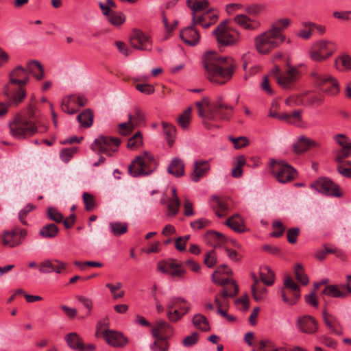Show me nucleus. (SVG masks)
<instances>
[{"label":"nucleus","mask_w":351,"mask_h":351,"mask_svg":"<svg viewBox=\"0 0 351 351\" xmlns=\"http://www.w3.org/2000/svg\"><path fill=\"white\" fill-rule=\"evenodd\" d=\"M204 66L206 78L219 85L224 84L232 78L237 66L232 58L220 56L215 52L204 55Z\"/></svg>","instance_id":"f257e3e1"},{"label":"nucleus","mask_w":351,"mask_h":351,"mask_svg":"<svg viewBox=\"0 0 351 351\" xmlns=\"http://www.w3.org/2000/svg\"><path fill=\"white\" fill-rule=\"evenodd\" d=\"M285 41L280 35H278L269 28L254 37V45L259 54L267 55Z\"/></svg>","instance_id":"f03ea898"},{"label":"nucleus","mask_w":351,"mask_h":351,"mask_svg":"<svg viewBox=\"0 0 351 351\" xmlns=\"http://www.w3.org/2000/svg\"><path fill=\"white\" fill-rule=\"evenodd\" d=\"M233 111L234 107L225 104L222 96H218L211 107L208 108L207 112H205L203 109H199L198 115L208 120L229 121Z\"/></svg>","instance_id":"7ed1b4c3"},{"label":"nucleus","mask_w":351,"mask_h":351,"mask_svg":"<svg viewBox=\"0 0 351 351\" xmlns=\"http://www.w3.org/2000/svg\"><path fill=\"white\" fill-rule=\"evenodd\" d=\"M228 24L229 20H224L213 32L219 47L236 45L240 42V32Z\"/></svg>","instance_id":"20e7f679"},{"label":"nucleus","mask_w":351,"mask_h":351,"mask_svg":"<svg viewBox=\"0 0 351 351\" xmlns=\"http://www.w3.org/2000/svg\"><path fill=\"white\" fill-rule=\"evenodd\" d=\"M156 168V160L149 152H143L137 156L128 167V171L133 177L148 176Z\"/></svg>","instance_id":"39448f33"},{"label":"nucleus","mask_w":351,"mask_h":351,"mask_svg":"<svg viewBox=\"0 0 351 351\" xmlns=\"http://www.w3.org/2000/svg\"><path fill=\"white\" fill-rule=\"evenodd\" d=\"M9 128L11 135L18 139L30 137L38 130L34 121L28 120L21 114L16 115L9 123Z\"/></svg>","instance_id":"423d86ee"},{"label":"nucleus","mask_w":351,"mask_h":351,"mask_svg":"<svg viewBox=\"0 0 351 351\" xmlns=\"http://www.w3.org/2000/svg\"><path fill=\"white\" fill-rule=\"evenodd\" d=\"M336 51L334 42L322 39L312 44L308 51V54L311 60L321 62L329 58Z\"/></svg>","instance_id":"0eeeda50"},{"label":"nucleus","mask_w":351,"mask_h":351,"mask_svg":"<svg viewBox=\"0 0 351 351\" xmlns=\"http://www.w3.org/2000/svg\"><path fill=\"white\" fill-rule=\"evenodd\" d=\"M315 86L328 96L337 95L339 92L337 80L329 74H322L313 71L311 74Z\"/></svg>","instance_id":"6e6552de"},{"label":"nucleus","mask_w":351,"mask_h":351,"mask_svg":"<svg viewBox=\"0 0 351 351\" xmlns=\"http://www.w3.org/2000/svg\"><path fill=\"white\" fill-rule=\"evenodd\" d=\"M269 169L271 174L280 183H287L296 177V170L284 160H271Z\"/></svg>","instance_id":"1a4fd4ad"},{"label":"nucleus","mask_w":351,"mask_h":351,"mask_svg":"<svg viewBox=\"0 0 351 351\" xmlns=\"http://www.w3.org/2000/svg\"><path fill=\"white\" fill-rule=\"evenodd\" d=\"M281 297L289 305L295 304L300 298V288L289 275L285 277Z\"/></svg>","instance_id":"9d476101"},{"label":"nucleus","mask_w":351,"mask_h":351,"mask_svg":"<svg viewBox=\"0 0 351 351\" xmlns=\"http://www.w3.org/2000/svg\"><path fill=\"white\" fill-rule=\"evenodd\" d=\"M225 267V265H221L212 275L213 282L216 285L223 287L221 292V297L223 299L234 298L239 293V287L234 280L230 278L220 279L217 278V276L221 274L222 269Z\"/></svg>","instance_id":"9b49d317"},{"label":"nucleus","mask_w":351,"mask_h":351,"mask_svg":"<svg viewBox=\"0 0 351 351\" xmlns=\"http://www.w3.org/2000/svg\"><path fill=\"white\" fill-rule=\"evenodd\" d=\"M121 141L119 138L101 135L94 140L90 148L93 151L97 152L99 154L111 156V152L117 151V149H113V146L118 147Z\"/></svg>","instance_id":"f8f14e48"},{"label":"nucleus","mask_w":351,"mask_h":351,"mask_svg":"<svg viewBox=\"0 0 351 351\" xmlns=\"http://www.w3.org/2000/svg\"><path fill=\"white\" fill-rule=\"evenodd\" d=\"M27 235L26 229L17 226L10 230H5L2 233V245L4 247H16L23 243Z\"/></svg>","instance_id":"ddd939ff"},{"label":"nucleus","mask_w":351,"mask_h":351,"mask_svg":"<svg viewBox=\"0 0 351 351\" xmlns=\"http://www.w3.org/2000/svg\"><path fill=\"white\" fill-rule=\"evenodd\" d=\"M311 186L318 192L328 196L341 197L343 193L340 191L339 186L331 179L322 177L315 181Z\"/></svg>","instance_id":"4468645a"},{"label":"nucleus","mask_w":351,"mask_h":351,"mask_svg":"<svg viewBox=\"0 0 351 351\" xmlns=\"http://www.w3.org/2000/svg\"><path fill=\"white\" fill-rule=\"evenodd\" d=\"M288 69L277 77L276 82L282 88L291 89L300 78L301 73L297 66H287Z\"/></svg>","instance_id":"2eb2a0df"},{"label":"nucleus","mask_w":351,"mask_h":351,"mask_svg":"<svg viewBox=\"0 0 351 351\" xmlns=\"http://www.w3.org/2000/svg\"><path fill=\"white\" fill-rule=\"evenodd\" d=\"M131 46L138 50L151 51L152 41L150 37L145 35L141 30L134 29L130 36Z\"/></svg>","instance_id":"dca6fc26"},{"label":"nucleus","mask_w":351,"mask_h":351,"mask_svg":"<svg viewBox=\"0 0 351 351\" xmlns=\"http://www.w3.org/2000/svg\"><path fill=\"white\" fill-rule=\"evenodd\" d=\"M158 269L161 272L167 274L173 278H182L186 274V269L182 267V265L175 263L173 260L160 261L158 263Z\"/></svg>","instance_id":"f3484780"},{"label":"nucleus","mask_w":351,"mask_h":351,"mask_svg":"<svg viewBox=\"0 0 351 351\" xmlns=\"http://www.w3.org/2000/svg\"><path fill=\"white\" fill-rule=\"evenodd\" d=\"M274 106L269 112V117L278 119L289 124L300 126L302 123V110H295L291 112H282L278 114L276 110H273Z\"/></svg>","instance_id":"a211bd4d"},{"label":"nucleus","mask_w":351,"mask_h":351,"mask_svg":"<svg viewBox=\"0 0 351 351\" xmlns=\"http://www.w3.org/2000/svg\"><path fill=\"white\" fill-rule=\"evenodd\" d=\"M67 267V264L59 259H47L39 264V271L42 274L55 272L63 274Z\"/></svg>","instance_id":"6ab92c4d"},{"label":"nucleus","mask_w":351,"mask_h":351,"mask_svg":"<svg viewBox=\"0 0 351 351\" xmlns=\"http://www.w3.org/2000/svg\"><path fill=\"white\" fill-rule=\"evenodd\" d=\"M151 334L153 337H167V339H170L174 335V328L167 321L160 319L156 320L151 329Z\"/></svg>","instance_id":"aec40b11"},{"label":"nucleus","mask_w":351,"mask_h":351,"mask_svg":"<svg viewBox=\"0 0 351 351\" xmlns=\"http://www.w3.org/2000/svg\"><path fill=\"white\" fill-rule=\"evenodd\" d=\"M102 334L106 343L113 347H124L128 343V339L117 331L106 329Z\"/></svg>","instance_id":"412c9836"},{"label":"nucleus","mask_w":351,"mask_h":351,"mask_svg":"<svg viewBox=\"0 0 351 351\" xmlns=\"http://www.w3.org/2000/svg\"><path fill=\"white\" fill-rule=\"evenodd\" d=\"M297 326L301 332L307 334H313L318 328L317 321L310 315H304L298 317Z\"/></svg>","instance_id":"4be33fe9"},{"label":"nucleus","mask_w":351,"mask_h":351,"mask_svg":"<svg viewBox=\"0 0 351 351\" xmlns=\"http://www.w3.org/2000/svg\"><path fill=\"white\" fill-rule=\"evenodd\" d=\"M180 38L189 46H195L199 43L200 34L193 26L184 28L180 33Z\"/></svg>","instance_id":"5701e85b"},{"label":"nucleus","mask_w":351,"mask_h":351,"mask_svg":"<svg viewBox=\"0 0 351 351\" xmlns=\"http://www.w3.org/2000/svg\"><path fill=\"white\" fill-rule=\"evenodd\" d=\"M210 166L207 160H196L194 162V168L193 172L191 173V179L193 182H198L202 178L207 175L210 171Z\"/></svg>","instance_id":"b1692460"},{"label":"nucleus","mask_w":351,"mask_h":351,"mask_svg":"<svg viewBox=\"0 0 351 351\" xmlns=\"http://www.w3.org/2000/svg\"><path fill=\"white\" fill-rule=\"evenodd\" d=\"M25 73H27L26 68H24L20 65L17 66L10 73V82L4 88V94L5 95H9L11 86L16 85L20 80L22 79L23 76H25Z\"/></svg>","instance_id":"393cba45"},{"label":"nucleus","mask_w":351,"mask_h":351,"mask_svg":"<svg viewBox=\"0 0 351 351\" xmlns=\"http://www.w3.org/2000/svg\"><path fill=\"white\" fill-rule=\"evenodd\" d=\"M324 322L328 328L337 335H342L343 330L339 321L332 315L324 311L322 313Z\"/></svg>","instance_id":"a878e982"},{"label":"nucleus","mask_w":351,"mask_h":351,"mask_svg":"<svg viewBox=\"0 0 351 351\" xmlns=\"http://www.w3.org/2000/svg\"><path fill=\"white\" fill-rule=\"evenodd\" d=\"M233 21L247 30H256L261 23L258 21H252L245 14H237L233 18Z\"/></svg>","instance_id":"bb28decb"},{"label":"nucleus","mask_w":351,"mask_h":351,"mask_svg":"<svg viewBox=\"0 0 351 351\" xmlns=\"http://www.w3.org/2000/svg\"><path fill=\"white\" fill-rule=\"evenodd\" d=\"M318 143L304 136H300L293 146V151L296 154H302L312 147H317Z\"/></svg>","instance_id":"cd10ccee"},{"label":"nucleus","mask_w":351,"mask_h":351,"mask_svg":"<svg viewBox=\"0 0 351 351\" xmlns=\"http://www.w3.org/2000/svg\"><path fill=\"white\" fill-rule=\"evenodd\" d=\"M178 302L174 301L173 303H168L166 306L167 317L171 323H176L180 321L183 316L189 311V306L184 307V311H181L173 307Z\"/></svg>","instance_id":"c85d7f7f"},{"label":"nucleus","mask_w":351,"mask_h":351,"mask_svg":"<svg viewBox=\"0 0 351 351\" xmlns=\"http://www.w3.org/2000/svg\"><path fill=\"white\" fill-rule=\"evenodd\" d=\"M322 296L326 295L331 298H346L348 296V292L345 289V286L327 285L321 292Z\"/></svg>","instance_id":"c756f323"},{"label":"nucleus","mask_w":351,"mask_h":351,"mask_svg":"<svg viewBox=\"0 0 351 351\" xmlns=\"http://www.w3.org/2000/svg\"><path fill=\"white\" fill-rule=\"evenodd\" d=\"M26 70L32 75L36 80L40 81L44 78L45 71L43 65L38 60H30L27 63Z\"/></svg>","instance_id":"7c9ffc66"},{"label":"nucleus","mask_w":351,"mask_h":351,"mask_svg":"<svg viewBox=\"0 0 351 351\" xmlns=\"http://www.w3.org/2000/svg\"><path fill=\"white\" fill-rule=\"evenodd\" d=\"M211 199L212 208L215 210L216 215L219 218L224 217L228 210V204L226 201L217 196H213Z\"/></svg>","instance_id":"2f4dec72"},{"label":"nucleus","mask_w":351,"mask_h":351,"mask_svg":"<svg viewBox=\"0 0 351 351\" xmlns=\"http://www.w3.org/2000/svg\"><path fill=\"white\" fill-rule=\"evenodd\" d=\"M290 24L291 20L289 19L282 18L274 21L271 24L269 29L278 35H280L282 38L286 40V36L283 34V31L287 29Z\"/></svg>","instance_id":"473e14b6"},{"label":"nucleus","mask_w":351,"mask_h":351,"mask_svg":"<svg viewBox=\"0 0 351 351\" xmlns=\"http://www.w3.org/2000/svg\"><path fill=\"white\" fill-rule=\"evenodd\" d=\"M65 341L71 349L77 351H84V348L82 347L83 341L77 333L71 332L67 334L65 336Z\"/></svg>","instance_id":"72a5a7b5"},{"label":"nucleus","mask_w":351,"mask_h":351,"mask_svg":"<svg viewBox=\"0 0 351 351\" xmlns=\"http://www.w3.org/2000/svg\"><path fill=\"white\" fill-rule=\"evenodd\" d=\"M8 99L10 100V103L18 106L23 102L26 97V90L25 88L18 87V89H15L11 86L10 89L9 95H6Z\"/></svg>","instance_id":"f704fd0d"},{"label":"nucleus","mask_w":351,"mask_h":351,"mask_svg":"<svg viewBox=\"0 0 351 351\" xmlns=\"http://www.w3.org/2000/svg\"><path fill=\"white\" fill-rule=\"evenodd\" d=\"M226 225L237 232H244L245 227L243 219L239 215H234L226 221Z\"/></svg>","instance_id":"c9c22d12"},{"label":"nucleus","mask_w":351,"mask_h":351,"mask_svg":"<svg viewBox=\"0 0 351 351\" xmlns=\"http://www.w3.org/2000/svg\"><path fill=\"white\" fill-rule=\"evenodd\" d=\"M167 171L169 173L176 177L182 176L184 173V163L178 158H173L169 164Z\"/></svg>","instance_id":"e433bc0d"},{"label":"nucleus","mask_w":351,"mask_h":351,"mask_svg":"<svg viewBox=\"0 0 351 351\" xmlns=\"http://www.w3.org/2000/svg\"><path fill=\"white\" fill-rule=\"evenodd\" d=\"M192 322L194 326L202 332H208L210 330L209 322L206 316L198 313L193 316Z\"/></svg>","instance_id":"4c0bfd02"},{"label":"nucleus","mask_w":351,"mask_h":351,"mask_svg":"<svg viewBox=\"0 0 351 351\" xmlns=\"http://www.w3.org/2000/svg\"><path fill=\"white\" fill-rule=\"evenodd\" d=\"M58 227L54 223H47L39 230V234L45 239L55 238L59 233Z\"/></svg>","instance_id":"58836bf2"},{"label":"nucleus","mask_w":351,"mask_h":351,"mask_svg":"<svg viewBox=\"0 0 351 351\" xmlns=\"http://www.w3.org/2000/svg\"><path fill=\"white\" fill-rule=\"evenodd\" d=\"M187 7L192 11V15L206 10L208 5V0H186Z\"/></svg>","instance_id":"ea45409f"},{"label":"nucleus","mask_w":351,"mask_h":351,"mask_svg":"<svg viewBox=\"0 0 351 351\" xmlns=\"http://www.w3.org/2000/svg\"><path fill=\"white\" fill-rule=\"evenodd\" d=\"M93 116L92 110L86 108L77 115V119L83 127L87 128L93 125Z\"/></svg>","instance_id":"a19ab883"},{"label":"nucleus","mask_w":351,"mask_h":351,"mask_svg":"<svg viewBox=\"0 0 351 351\" xmlns=\"http://www.w3.org/2000/svg\"><path fill=\"white\" fill-rule=\"evenodd\" d=\"M154 341L150 345L152 351H169V343L167 337H154Z\"/></svg>","instance_id":"79ce46f5"},{"label":"nucleus","mask_w":351,"mask_h":351,"mask_svg":"<svg viewBox=\"0 0 351 351\" xmlns=\"http://www.w3.org/2000/svg\"><path fill=\"white\" fill-rule=\"evenodd\" d=\"M191 111L192 108L191 107H188L178 117L177 122L181 128L184 130H187L189 128L191 122Z\"/></svg>","instance_id":"37998d69"},{"label":"nucleus","mask_w":351,"mask_h":351,"mask_svg":"<svg viewBox=\"0 0 351 351\" xmlns=\"http://www.w3.org/2000/svg\"><path fill=\"white\" fill-rule=\"evenodd\" d=\"M337 69L340 71H351V56L348 54H342L335 60Z\"/></svg>","instance_id":"c03bdc74"},{"label":"nucleus","mask_w":351,"mask_h":351,"mask_svg":"<svg viewBox=\"0 0 351 351\" xmlns=\"http://www.w3.org/2000/svg\"><path fill=\"white\" fill-rule=\"evenodd\" d=\"M260 278L261 281L267 286H271L274 283V273L268 267H265L261 269L260 271Z\"/></svg>","instance_id":"a18cd8bd"},{"label":"nucleus","mask_w":351,"mask_h":351,"mask_svg":"<svg viewBox=\"0 0 351 351\" xmlns=\"http://www.w3.org/2000/svg\"><path fill=\"white\" fill-rule=\"evenodd\" d=\"M27 119L31 120L36 124L39 116V110L36 107V100L34 97L31 98V101L29 103L27 109Z\"/></svg>","instance_id":"49530a36"},{"label":"nucleus","mask_w":351,"mask_h":351,"mask_svg":"<svg viewBox=\"0 0 351 351\" xmlns=\"http://www.w3.org/2000/svg\"><path fill=\"white\" fill-rule=\"evenodd\" d=\"M109 227L112 234L115 237H119L127 232L128 226L125 222H110Z\"/></svg>","instance_id":"de8ad7c7"},{"label":"nucleus","mask_w":351,"mask_h":351,"mask_svg":"<svg viewBox=\"0 0 351 351\" xmlns=\"http://www.w3.org/2000/svg\"><path fill=\"white\" fill-rule=\"evenodd\" d=\"M128 118V122L122 123L118 125L119 133L123 136L129 135L136 128L134 123L132 122V115L129 114Z\"/></svg>","instance_id":"09e8293b"},{"label":"nucleus","mask_w":351,"mask_h":351,"mask_svg":"<svg viewBox=\"0 0 351 351\" xmlns=\"http://www.w3.org/2000/svg\"><path fill=\"white\" fill-rule=\"evenodd\" d=\"M294 274L297 278V280L302 285H307L308 284L309 280L306 274L303 266L298 263L295 265L294 268Z\"/></svg>","instance_id":"8fccbe9b"},{"label":"nucleus","mask_w":351,"mask_h":351,"mask_svg":"<svg viewBox=\"0 0 351 351\" xmlns=\"http://www.w3.org/2000/svg\"><path fill=\"white\" fill-rule=\"evenodd\" d=\"M164 134L166 136L169 145H171L176 135V129L171 123L162 122V123Z\"/></svg>","instance_id":"3c124183"},{"label":"nucleus","mask_w":351,"mask_h":351,"mask_svg":"<svg viewBox=\"0 0 351 351\" xmlns=\"http://www.w3.org/2000/svg\"><path fill=\"white\" fill-rule=\"evenodd\" d=\"M108 21L114 26H120L125 21V16L121 12H116L115 10L107 18Z\"/></svg>","instance_id":"603ef678"},{"label":"nucleus","mask_w":351,"mask_h":351,"mask_svg":"<svg viewBox=\"0 0 351 351\" xmlns=\"http://www.w3.org/2000/svg\"><path fill=\"white\" fill-rule=\"evenodd\" d=\"M143 143L142 134L141 132H136L128 141L127 147L128 149H134L140 147Z\"/></svg>","instance_id":"864d4df0"},{"label":"nucleus","mask_w":351,"mask_h":351,"mask_svg":"<svg viewBox=\"0 0 351 351\" xmlns=\"http://www.w3.org/2000/svg\"><path fill=\"white\" fill-rule=\"evenodd\" d=\"M180 201L179 198H169L167 204L168 215L175 216L176 215L180 210Z\"/></svg>","instance_id":"5fc2aeb1"},{"label":"nucleus","mask_w":351,"mask_h":351,"mask_svg":"<svg viewBox=\"0 0 351 351\" xmlns=\"http://www.w3.org/2000/svg\"><path fill=\"white\" fill-rule=\"evenodd\" d=\"M106 286L110 289L114 300L121 298L125 295V291L123 290L117 293V291L122 287L121 282H117L114 285L107 283Z\"/></svg>","instance_id":"6e6d98bb"},{"label":"nucleus","mask_w":351,"mask_h":351,"mask_svg":"<svg viewBox=\"0 0 351 351\" xmlns=\"http://www.w3.org/2000/svg\"><path fill=\"white\" fill-rule=\"evenodd\" d=\"M350 154L351 149L341 148L336 152L335 161L337 162L338 165H345L346 161H345L344 159L348 158Z\"/></svg>","instance_id":"4d7b16f0"},{"label":"nucleus","mask_w":351,"mask_h":351,"mask_svg":"<svg viewBox=\"0 0 351 351\" xmlns=\"http://www.w3.org/2000/svg\"><path fill=\"white\" fill-rule=\"evenodd\" d=\"M82 198L86 210L90 211L95 208L96 203L95 201V197L93 195L89 193L84 192L82 195Z\"/></svg>","instance_id":"13d9d810"},{"label":"nucleus","mask_w":351,"mask_h":351,"mask_svg":"<svg viewBox=\"0 0 351 351\" xmlns=\"http://www.w3.org/2000/svg\"><path fill=\"white\" fill-rule=\"evenodd\" d=\"M174 301L178 302L176 304L173 305V307L175 308L176 309H178L181 311H184V307L189 306V311L191 310V304L184 298L181 297H173L170 299L168 303H173Z\"/></svg>","instance_id":"bf43d9fd"},{"label":"nucleus","mask_w":351,"mask_h":351,"mask_svg":"<svg viewBox=\"0 0 351 351\" xmlns=\"http://www.w3.org/2000/svg\"><path fill=\"white\" fill-rule=\"evenodd\" d=\"M308 23H311V22L308 21L302 23V25L303 26L304 29H300L296 33V36L304 40H308L311 38L313 34V30L312 27H308V26H306V25Z\"/></svg>","instance_id":"052dcab7"},{"label":"nucleus","mask_w":351,"mask_h":351,"mask_svg":"<svg viewBox=\"0 0 351 351\" xmlns=\"http://www.w3.org/2000/svg\"><path fill=\"white\" fill-rule=\"evenodd\" d=\"M228 140L232 143L234 147L237 149L245 147L249 144V140L245 136L234 138L230 136H228Z\"/></svg>","instance_id":"680f3d73"},{"label":"nucleus","mask_w":351,"mask_h":351,"mask_svg":"<svg viewBox=\"0 0 351 351\" xmlns=\"http://www.w3.org/2000/svg\"><path fill=\"white\" fill-rule=\"evenodd\" d=\"M47 217L50 220L60 223L63 221V215L56 208L49 207L47 210Z\"/></svg>","instance_id":"e2e57ef3"},{"label":"nucleus","mask_w":351,"mask_h":351,"mask_svg":"<svg viewBox=\"0 0 351 351\" xmlns=\"http://www.w3.org/2000/svg\"><path fill=\"white\" fill-rule=\"evenodd\" d=\"M272 228L274 230L270 235L273 237H281L285 230V227L282 224V223L279 220H276L272 223Z\"/></svg>","instance_id":"0e129e2a"},{"label":"nucleus","mask_w":351,"mask_h":351,"mask_svg":"<svg viewBox=\"0 0 351 351\" xmlns=\"http://www.w3.org/2000/svg\"><path fill=\"white\" fill-rule=\"evenodd\" d=\"M77 150V147L64 148L61 150L60 157L63 162H68Z\"/></svg>","instance_id":"69168bd1"},{"label":"nucleus","mask_w":351,"mask_h":351,"mask_svg":"<svg viewBox=\"0 0 351 351\" xmlns=\"http://www.w3.org/2000/svg\"><path fill=\"white\" fill-rule=\"evenodd\" d=\"M217 262V255L214 250L205 254L204 263L209 268H212Z\"/></svg>","instance_id":"338daca9"},{"label":"nucleus","mask_w":351,"mask_h":351,"mask_svg":"<svg viewBox=\"0 0 351 351\" xmlns=\"http://www.w3.org/2000/svg\"><path fill=\"white\" fill-rule=\"evenodd\" d=\"M337 169V171L343 176L351 178V161H346L345 165H338Z\"/></svg>","instance_id":"774afa93"}]
</instances>
